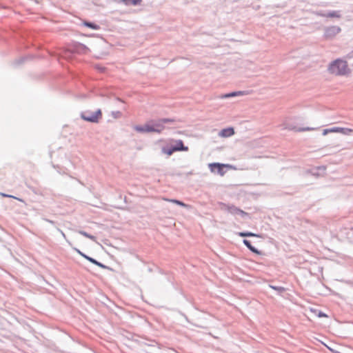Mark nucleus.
Instances as JSON below:
<instances>
[{
    "instance_id": "f257e3e1",
    "label": "nucleus",
    "mask_w": 353,
    "mask_h": 353,
    "mask_svg": "<svg viewBox=\"0 0 353 353\" xmlns=\"http://www.w3.org/2000/svg\"><path fill=\"white\" fill-rule=\"evenodd\" d=\"M328 70L330 73L336 76L346 75L350 72L347 61L339 59L332 62Z\"/></svg>"
},
{
    "instance_id": "f03ea898",
    "label": "nucleus",
    "mask_w": 353,
    "mask_h": 353,
    "mask_svg": "<svg viewBox=\"0 0 353 353\" xmlns=\"http://www.w3.org/2000/svg\"><path fill=\"white\" fill-rule=\"evenodd\" d=\"M81 117L84 121L92 123H98L102 117V112L100 109H98L94 112L86 111L83 112Z\"/></svg>"
},
{
    "instance_id": "7ed1b4c3",
    "label": "nucleus",
    "mask_w": 353,
    "mask_h": 353,
    "mask_svg": "<svg viewBox=\"0 0 353 353\" xmlns=\"http://www.w3.org/2000/svg\"><path fill=\"white\" fill-rule=\"evenodd\" d=\"M174 121L172 119H162L157 122L151 123L153 128V132L160 133L164 129L163 124L173 123Z\"/></svg>"
},
{
    "instance_id": "20e7f679",
    "label": "nucleus",
    "mask_w": 353,
    "mask_h": 353,
    "mask_svg": "<svg viewBox=\"0 0 353 353\" xmlns=\"http://www.w3.org/2000/svg\"><path fill=\"white\" fill-rule=\"evenodd\" d=\"M340 32V27L336 26H330L325 29V37L327 39H331L334 38Z\"/></svg>"
},
{
    "instance_id": "39448f33",
    "label": "nucleus",
    "mask_w": 353,
    "mask_h": 353,
    "mask_svg": "<svg viewBox=\"0 0 353 353\" xmlns=\"http://www.w3.org/2000/svg\"><path fill=\"white\" fill-rule=\"evenodd\" d=\"M209 167L212 172H214L215 170H216L218 173L221 176H223L225 174V172L223 171L224 168H231V166L230 165L221 164V163H210V164H209Z\"/></svg>"
},
{
    "instance_id": "423d86ee",
    "label": "nucleus",
    "mask_w": 353,
    "mask_h": 353,
    "mask_svg": "<svg viewBox=\"0 0 353 353\" xmlns=\"http://www.w3.org/2000/svg\"><path fill=\"white\" fill-rule=\"evenodd\" d=\"M134 129L138 132H153V128L151 123H146L144 125H136Z\"/></svg>"
},
{
    "instance_id": "0eeeda50",
    "label": "nucleus",
    "mask_w": 353,
    "mask_h": 353,
    "mask_svg": "<svg viewBox=\"0 0 353 353\" xmlns=\"http://www.w3.org/2000/svg\"><path fill=\"white\" fill-rule=\"evenodd\" d=\"M234 134V129L232 127L224 128V129L221 130L219 133V137H223V138L230 137Z\"/></svg>"
},
{
    "instance_id": "6e6552de",
    "label": "nucleus",
    "mask_w": 353,
    "mask_h": 353,
    "mask_svg": "<svg viewBox=\"0 0 353 353\" xmlns=\"http://www.w3.org/2000/svg\"><path fill=\"white\" fill-rule=\"evenodd\" d=\"M226 210H228V212H230L232 214H241L242 216L247 215V213L239 209L238 208H236L234 205H231V206L228 205L226 207Z\"/></svg>"
},
{
    "instance_id": "1a4fd4ad",
    "label": "nucleus",
    "mask_w": 353,
    "mask_h": 353,
    "mask_svg": "<svg viewBox=\"0 0 353 353\" xmlns=\"http://www.w3.org/2000/svg\"><path fill=\"white\" fill-rule=\"evenodd\" d=\"M320 16L325 18H340L341 14L339 11H331L326 13H321Z\"/></svg>"
},
{
    "instance_id": "9d476101",
    "label": "nucleus",
    "mask_w": 353,
    "mask_h": 353,
    "mask_svg": "<svg viewBox=\"0 0 353 353\" xmlns=\"http://www.w3.org/2000/svg\"><path fill=\"white\" fill-rule=\"evenodd\" d=\"M175 145L173 146L176 151H188V148L184 146L183 143L181 140L174 141Z\"/></svg>"
},
{
    "instance_id": "9b49d317",
    "label": "nucleus",
    "mask_w": 353,
    "mask_h": 353,
    "mask_svg": "<svg viewBox=\"0 0 353 353\" xmlns=\"http://www.w3.org/2000/svg\"><path fill=\"white\" fill-rule=\"evenodd\" d=\"M335 132H339V133L348 135L350 133L353 132V130L350 129V128L335 127Z\"/></svg>"
},
{
    "instance_id": "f8f14e48",
    "label": "nucleus",
    "mask_w": 353,
    "mask_h": 353,
    "mask_svg": "<svg viewBox=\"0 0 353 353\" xmlns=\"http://www.w3.org/2000/svg\"><path fill=\"white\" fill-rule=\"evenodd\" d=\"M245 94L243 91H238V92H230L226 94H224L221 97V98H230V97H234L237 96H242Z\"/></svg>"
},
{
    "instance_id": "ddd939ff",
    "label": "nucleus",
    "mask_w": 353,
    "mask_h": 353,
    "mask_svg": "<svg viewBox=\"0 0 353 353\" xmlns=\"http://www.w3.org/2000/svg\"><path fill=\"white\" fill-rule=\"evenodd\" d=\"M243 243L254 253H256V254H259V252L254 248L253 247L250 242L248 241V240H243Z\"/></svg>"
},
{
    "instance_id": "4468645a",
    "label": "nucleus",
    "mask_w": 353,
    "mask_h": 353,
    "mask_svg": "<svg viewBox=\"0 0 353 353\" xmlns=\"http://www.w3.org/2000/svg\"><path fill=\"white\" fill-rule=\"evenodd\" d=\"M310 312L314 313L315 315H316L319 318L328 317V316L326 314L323 313L321 311L317 310L316 309L311 308Z\"/></svg>"
},
{
    "instance_id": "2eb2a0df",
    "label": "nucleus",
    "mask_w": 353,
    "mask_h": 353,
    "mask_svg": "<svg viewBox=\"0 0 353 353\" xmlns=\"http://www.w3.org/2000/svg\"><path fill=\"white\" fill-rule=\"evenodd\" d=\"M164 200L167 201H169V202H171V203H175V204H177L179 205H181V206H183V207H188V205L180 201H178V200H176V199H164Z\"/></svg>"
},
{
    "instance_id": "dca6fc26",
    "label": "nucleus",
    "mask_w": 353,
    "mask_h": 353,
    "mask_svg": "<svg viewBox=\"0 0 353 353\" xmlns=\"http://www.w3.org/2000/svg\"><path fill=\"white\" fill-rule=\"evenodd\" d=\"M83 25L88 27V28H90L93 30H98L99 29V26L98 25H96L94 23H90V22H87V21H85L83 22Z\"/></svg>"
},
{
    "instance_id": "f3484780",
    "label": "nucleus",
    "mask_w": 353,
    "mask_h": 353,
    "mask_svg": "<svg viewBox=\"0 0 353 353\" xmlns=\"http://www.w3.org/2000/svg\"><path fill=\"white\" fill-rule=\"evenodd\" d=\"M174 152H176V150H175V148L174 147L169 148V149H165V148L163 149V152L166 154L168 156L172 155Z\"/></svg>"
},
{
    "instance_id": "a211bd4d",
    "label": "nucleus",
    "mask_w": 353,
    "mask_h": 353,
    "mask_svg": "<svg viewBox=\"0 0 353 353\" xmlns=\"http://www.w3.org/2000/svg\"><path fill=\"white\" fill-rule=\"evenodd\" d=\"M239 235L240 236H259L257 234L252 233V232H239Z\"/></svg>"
},
{
    "instance_id": "6ab92c4d",
    "label": "nucleus",
    "mask_w": 353,
    "mask_h": 353,
    "mask_svg": "<svg viewBox=\"0 0 353 353\" xmlns=\"http://www.w3.org/2000/svg\"><path fill=\"white\" fill-rule=\"evenodd\" d=\"M126 4L137 5L141 2V0H123Z\"/></svg>"
},
{
    "instance_id": "aec40b11",
    "label": "nucleus",
    "mask_w": 353,
    "mask_h": 353,
    "mask_svg": "<svg viewBox=\"0 0 353 353\" xmlns=\"http://www.w3.org/2000/svg\"><path fill=\"white\" fill-rule=\"evenodd\" d=\"M331 132H335V127L332 128H330V129H325V130H323L322 134H323V136H325L328 133H331Z\"/></svg>"
},
{
    "instance_id": "412c9836",
    "label": "nucleus",
    "mask_w": 353,
    "mask_h": 353,
    "mask_svg": "<svg viewBox=\"0 0 353 353\" xmlns=\"http://www.w3.org/2000/svg\"><path fill=\"white\" fill-rule=\"evenodd\" d=\"M347 238L350 239V241H353V228H351L347 232Z\"/></svg>"
},
{
    "instance_id": "4be33fe9",
    "label": "nucleus",
    "mask_w": 353,
    "mask_h": 353,
    "mask_svg": "<svg viewBox=\"0 0 353 353\" xmlns=\"http://www.w3.org/2000/svg\"><path fill=\"white\" fill-rule=\"evenodd\" d=\"M314 130H315V128H314L307 127V128H299V129L296 130V131L304 132V131H312Z\"/></svg>"
},
{
    "instance_id": "5701e85b",
    "label": "nucleus",
    "mask_w": 353,
    "mask_h": 353,
    "mask_svg": "<svg viewBox=\"0 0 353 353\" xmlns=\"http://www.w3.org/2000/svg\"><path fill=\"white\" fill-rule=\"evenodd\" d=\"M84 257L85 259H87L89 261H90L91 263L96 264L97 265H101V264L99 262H97L96 260H94L89 256H84Z\"/></svg>"
},
{
    "instance_id": "b1692460",
    "label": "nucleus",
    "mask_w": 353,
    "mask_h": 353,
    "mask_svg": "<svg viewBox=\"0 0 353 353\" xmlns=\"http://www.w3.org/2000/svg\"><path fill=\"white\" fill-rule=\"evenodd\" d=\"M80 234H82L83 236L87 237V238H89L90 239H94V236L87 234L85 232L81 231V232H80Z\"/></svg>"
}]
</instances>
